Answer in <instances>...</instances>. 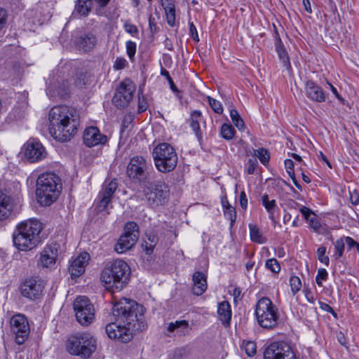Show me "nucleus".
<instances>
[{
    "mask_svg": "<svg viewBox=\"0 0 359 359\" xmlns=\"http://www.w3.org/2000/svg\"><path fill=\"white\" fill-rule=\"evenodd\" d=\"M144 312L142 305L126 298L121 299L112 308L115 321L105 326L107 336L122 343L129 342L136 332L147 327Z\"/></svg>",
    "mask_w": 359,
    "mask_h": 359,
    "instance_id": "obj_1",
    "label": "nucleus"
},
{
    "mask_svg": "<svg viewBox=\"0 0 359 359\" xmlns=\"http://www.w3.org/2000/svg\"><path fill=\"white\" fill-rule=\"evenodd\" d=\"M48 121L50 136L61 142L69 141L76 134L80 122L77 110L67 105L52 107Z\"/></svg>",
    "mask_w": 359,
    "mask_h": 359,
    "instance_id": "obj_2",
    "label": "nucleus"
},
{
    "mask_svg": "<svg viewBox=\"0 0 359 359\" xmlns=\"http://www.w3.org/2000/svg\"><path fill=\"white\" fill-rule=\"evenodd\" d=\"M41 230L42 224L37 219L22 222L18 224L13 234L14 245L21 251L34 249L41 241Z\"/></svg>",
    "mask_w": 359,
    "mask_h": 359,
    "instance_id": "obj_3",
    "label": "nucleus"
},
{
    "mask_svg": "<svg viewBox=\"0 0 359 359\" xmlns=\"http://www.w3.org/2000/svg\"><path fill=\"white\" fill-rule=\"evenodd\" d=\"M130 268L122 259H115L102 271L101 280L108 290L120 291L128 284L130 276Z\"/></svg>",
    "mask_w": 359,
    "mask_h": 359,
    "instance_id": "obj_4",
    "label": "nucleus"
},
{
    "mask_svg": "<svg viewBox=\"0 0 359 359\" xmlns=\"http://www.w3.org/2000/svg\"><path fill=\"white\" fill-rule=\"evenodd\" d=\"M60 179L53 172H46L39 176L36 180V196L38 203L42 206H49L55 202L60 193Z\"/></svg>",
    "mask_w": 359,
    "mask_h": 359,
    "instance_id": "obj_5",
    "label": "nucleus"
},
{
    "mask_svg": "<svg viewBox=\"0 0 359 359\" xmlns=\"http://www.w3.org/2000/svg\"><path fill=\"white\" fill-rule=\"evenodd\" d=\"M72 65L69 62L60 64L57 69L55 75L50 80L46 93L50 98H55L57 96L66 99L70 93L69 77L71 75Z\"/></svg>",
    "mask_w": 359,
    "mask_h": 359,
    "instance_id": "obj_6",
    "label": "nucleus"
},
{
    "mask_svg": "<svg viewBox=\"0 0 359 359\" xmlns=\"http://www.w3.org/2000/svg\"><path fill=\"white\" fill-rule=\"evenodd\" d=\"M96 340L89 333H80L70 337L67 341V349L72 355L88 358L96 350Z\"/></svg>",
    "mask_w": 359,
    "mask_h": 359,
    "instance_id": "obj_7",
    "label": "nucleus"
},
{
    "mask_svg": "<svg viewBox=\"0 0 359 359\" xmlns=\"http://www.w3.org/2000/svg\"><path fill=\"white\" fill-rule=\"evenodd\" d=\"M155 166L161 172H169L177 164V155L175 149L168 143L158 144L153 151Z\"/></svg>",
    "mask_w": 359,
    "mask_h": 359,
    "instance_id": "obj_8",
    "label": "nucleus"
},
{
    "mask_svg": "<svg viewBox=\"0 0 359 359\" xmlns=\"http://www.w3.org/2000/svg\"><path fill=\"white\" fill-rule=\"evenodd\" d=\"M142 191L145 201L150 207L164 205L169 201L170 189L163 181L148 182L143 187Z\"/></svg>",
    "mask_w": 359,
    "mask_h": 359,
    "instance_id": "obj_9",
    "label": "nucleus"
},
{
    "mask_svg": "<svg viewBox=\"0 0 359 359\" xmlns=\"http://www.w3.org/2000/svg\"><path fill=\"white\" fill-rule=\"evenodd\" d=\"M255 316L259 325L263 328L272 329L277 325L278 309L268 297H262L257 302Z\"/></svg>",
    "mask_w": 359,
    "mask_h": 359,
    "instance_id": "obj_10",
    "label": "nucleus"
},
{
    "mask_svg": "<svg viewBox=\"0 0 359 359\" xmlns=\"http://www.w3.org/2000/svg\"><path fill=\"white\" fill-rule=\"evenodd\" d=\"M77 321L83 326H88L95 319V307L90 299L85 296L76 298L73 304Z\"/></svg>",
    "mask_w": 359,
    "mask_h": 359,
    "instance_id": "obj_11",
    "label": "nucleus"
},
{
    "mask_svg": "<svg viewBox=\"0 0 359 359\" xmlns=\"http://www.w3.org/2000/svg\"><path fill=\"white\" fill-rule=\"evenodd\" d=\"M139 238L138 226L130 222L126 224L124 233L120 236L114 247L115 251L121 254L131 249L135 245Z\"/></svg>",
    "mask_w": 359,
    "mask_h": 359,
    "instance_id": "obj_12",
    "label": "nucleus"
},
{
    "mask_svg": "<svg viewBox=\"0 0 359 359\" xmlns=\"http://www.w3.org/2000/svg\"><path fill=\"white\" fill-rule=\"evenodd\" d=\"M149 163L142 156H135L130 158L126 168L128 177L133 182H142L147 177Z\"/></svg>",
    "mask_w": 359,
    "mask_h": 359,
    "instance_id": "obj_13",
    "label": "nucleus"
},
{
    "mask_svg": "<svg viewBox=\"0 0 359 359\" xmlns=\"http://www.w3.org/2000/svg\"><path fill=\"white\" fill-rule=\"evenodd\" d=\"M135 84L129 79L121 81L112 98L113 104L119 109L127 107L133 98Z\"/></svg>",
    "mask_w": 359,
    "mask_h": 359,
    "instance_id": "obj_14",
    "label": "nucleus"
},
{
    "mask_svg": "<svg viewBox=\"0 0 359 359\" xmlns=\"http://www.w3.org/2000/svg\"><path fill=\"white\" fill-rule=\"evenodd\" d=\"M264 359H297V358L287 344L273 342L266 348Z\"/></svg>",
    "mask_w": 359,
    "mask_h": 359,
    "instance_id": "obj_15",
    "label": "nucleus"
},
{
    "mask_svg": "<svg viewBox=\"0 0 359 359\" xmlns=\"http://www.w3.org/2000/svg\"><path fill=\"white\" fill-rule=\"evenodd\" d=\"M11 332L15 336V341L22 344L28 338L30 329L26 317L22 314L14 315L10 320Z\"/></svg>",
    "mask_w": 359,
    "mask_h": 359,
    "instance_id": "obj_16",
    "label": "nucleus"
},
{
    "mask_svg": "<svg viewBox=\"0 0 359 359\" xmlns=\"http://www.w3.org/2000/svg\"><path fill=\"white\" fill-rule=\"evenodd\" d=\"M44 285L43 281L36 278L27 279L20 286L21 294L29 299H36L42 294Z\"/></svg>",
    "mask_w": 359,
    "mask_h": 359,
    "instance_id": "obj_17",
    "label": "nucleus"
},
{
    "mask_svg": "<svg viewBox=\"0 0 359 359\" xmlns=\"http://www.w3.org/2000/svg\"><path fill=\"white\" fill-rule=\"evenodd\" d=\"M46 154L44 147L39 142L30 140L25 144V156L30 163L43 160Z\"/></svg>",
    "mask_w": 359,
    "mask_h": 359,
    "instance_id": "obj_18",
    "label": "nucleus"
},
{
    "mask_svg": "<svg viewBox=\"0 0 359 359\" xmlns=\"http://www.w3.org/2000/svg\"><path fill=\"white\" fill-rule=\"evenodd\" d=\"M97 43V36L90 32H81L76 36L74 39V44L76 48L83 53H88L93 50Z\"/></svg>",
    "mask_w": 359,
    "mask_h": 359,
    "instance_id": "obj_19",
    "label": "nucleus"
},
{
    "mask_svg": "<svg viewBox=\"0 0 359 359\" xmlns=\"http://www.w3.org/2000/svg\"><path fill=\"white\" fill-rule=\"evenodd\" d=\"M84 144L88 147H93L99 144H104L107 137L102 134L97 127L86 128L83 135Z\"/></svg>",
    "mask_w": 359,
    "mask_h": 359,
    "instance_id": "obj_20",
    "label": "nucleus"
},
{
    "mask_svg": "<svg viewBox=\"0 0 359 359\" xmlns=\"http://www.w3.org/2000/svg\"><path fill=\"white\" fill-rule=\"evenodd\" d=\"M60 246L57 243L47 245L41 254L40 263L43 267H49L53 265L59 255Z\"/></svg>",
    "mask_w": 359,
    "mask_h": 359,
    "instance_id": "obj_21",
    "label": "nucleus"
},
{
    "mask_svg": "<svg viewBox=\"0 0 359 359\" xmlns=\"http://www.w3.org/2000/svg\"><path fill=\"white\" fill-rule=\"evenodd\" d=\"M89 257V254L84 252L72 262L69 271L72 278H78L84 273Z\"/></svg>",
    "mask_w": 359,
    "mask_h": 359,
    "instance_id": "obj_22",
    "label": "nucleus"
},
{
    "mask_svg": "<svg viewBox=\"0 0 359 359\" xmlns=\"http://www.w3.org/2000/svg\"><path fill=\"white\" fill-rule=\"evenodd\" d=\"M308 97L317 102H323L325 100V95L323 89L312 81H308L305 86Z\"/></svg>",
    "mask_w": 359,
    "mask_h": 359,
    "instance_id": "obj_23",
    "label": "nucleus"
},
{
    "mask_svg": "<svg viewBox=\"0 0 359 359\" xmlns=\"http://www.w3.org/2000/svg\"><path fill=\"white\" fill-rule=\"evenodd\" d=\"M13 207V201L11 196L6 195L0 189V221H4L9 217Z\"/></svg>",
    "mask_w": 359,
    "mask_h": 359,
    "instance_id": "obj_24",
    "label": "nucleus"
},
{
    "mask_svg": "<svg viewBox=\"0 0 359 359\" xmlns=\"http://www.w3.org/2000/svg\"><path fill=\"white\" fill-rule=\"evenodd\" d=\"M193 280V293L196 295L203 294L207 290V280L205 274L201 271H196L192 277Z\"/></svg>",
    "mask_w": 359,
    "mask_h": 359,
    "instance_id": "obj_25",
    "label": "nucleus"
},
{
    "mask_svg": "<svg viewBox=\"0 0 359 359\" xmlns=\"http://www.w3.org/2000/svg\"><path fill=\"white\" fill-rule=\"evenodd\" d=\"M93 4V0H76L73 15L87 17L92 11Z\"/></svg>",
    "mask_w": 359,
    "mask_h": 359,
    "instance_id": "obj_26",
    "label": "nucleus"
},
{
    "mask_svg": "<svg viewBox=\"0 0 359 359\" xmlns=\"http://www.w3.org/2000/svg\"><path fill=\"white\" fill-rule=\"evenodd\" d=\"M219 320L224 325H229L231 319V306L228 302H222L219 304L217 309Z\"/></svg>",
    "mask_w": 359,
    "mask_h": 359,
    "instance_id": "obj_27",
    "label": "nucleus"
},
{
    "mask_svg": "<svg viewBox=\"0 0 359 359\" xmlns=\"http://www.w3.org/2000/svg\"><path fill=\"white\" fill-rule=\"evenodd\" d=\"M276 50L280 60L283 63V65L286 68L287 70H290L292 67L290 58L279 36H278L276 38Z\"/></svg>",
    "mask_w": 359,
    "mask_h": 359,
    "instance_id": "obj_28",
    "label": "nucleus"
},
{
    "mask_svg": "<svg viewBox=\"0 0 359 359\" xmlns=\"http://www.w3.org/2000/svg\"><path fill=\"white\" fill-rule=\"evenodd\" d=\"M201 116V112L198 110H195L191 114L190 117V126L195 133L197 138L201 140L202 138V134L201 132L200 125L198 120Z\"/></svg>",
    "mask_w": 359,
    "mask_h": 359,
    "instance_id": "obj_29",
    "label": "nucleus"
},
{
    "mask_svg": "<svg viewBox=\"0 0 359 359\" xmlns=\"http://www.w3.org/2000/svg\"><path fill=\"white\" fill-rule=\"evenodd\" d=\"M262 203L269 215V218L274 219L275 210L277 208L276 201L274 199L269 200L267 194L262 197Z\"/></svg>",
    "mask_w": 359,
    "mask_h": 359,
    "instance_id": "obj_30",
    "label": "nucleus"
},
{
    "mask_svg": "<svg viewBox=\"0 0 359 359\" xmlns=\"http://www.w3.org/2000/svg\"><path fill=\"white\" fill-rule=\"evenodd\" d=\"M250 236L253 242L259 244H263L266 243V239L262 236L259 228L252 224H249Z\"/></svg>",
    "mask_w": 359,
    "mask_h": 359,
    "instance_id": "obj_31",
    "label": "nucleus"
},
{
    "mask_svg": "<svg viewBox=\"0 0 359 359\" xmlns=\"http://www.w3.org/2000/svg\"><path fill=\"white\" fill-rule=\"evenodd\" d=\"M168 24L173 27L175 25V8L172 3H168L164 7Z\"/></svg>",
    "mask_w": 359,
    "mask_h": 359,
    "instance_id": "obj_32",
    "label": "nucleus"
},
{
    "mask_svg": "<svg viewBox=\"0 0 359 359\" xmlns=\"http://www.w3.org/2000/svg\"><path fill=\"white\" fill-rule=\"evenodd\" d=\"M188 322L185 320H177L175 323H170L168 327V330L170 332L177 331L180 334L184 332V330L188 327Z\"/></svg>",
    "mask_w": 359,
    "mask_h": 359,
    "instance_id": "obj_33",
    "label": "nucleus"
},
{
    "mask_svg": "<svg viewBox=\"0 0 359 359\" xmlns=\"http://www.w3.org/2000/svg\"><path fill=\"white\" fill-rule=\"evenodd\" d=\"M230 117L235 126L240 130H243L245 123L241 118L240 114L236 109H232L230 110Z\"/></svg>",
    "mask_w": 359,
    "mask_h": 359,
    "instance_id": "obj_34",
    "label": "nucleus"
},
{
    "mask_svg": "<svg viewBox=\"0 0 359 359\" xmlns=\"http://www.w3.org/2000/svg\"><path fill=\"white\" fill-rule=\"evenodd\" d=\"M220 133L223 138L229 140L234 137L235 130L231 125L224 123L221 127Z\"/></svg>",
    "mask_w": 359,
    "mask_h": 359,
    "instance_id": "obj_35",
    "label": "nucleus"
},
{
    "mask_svg": "<svg viewBox=\"0 0 359 359\" xmlns=\"http://www.w3.org/2000/svg\"><path fill=\"white\" fill-rule=\"evenodd\" d=\"M147 237L148 241H144V250L147 254L149 255L152 253L154 248L157 243L158 238L154 234H149Z\"/></svg>",
    "mask_w": 359,
    "mask_h": 359,
    "instance_id": "obj_36",
    "label": "nucleus"
},
{
    "mask_svg": "<svg viewBox=\"0 0 359 359\" xmlns=\"http://www.w3.org/2000/svg\"><path fill=\"white\" fill-rule=\"evenodd\" d=\"M117 189V184L114 181H111L99 194L111 199L112 196Z\"/></svg>",
    "mask_w": 359,
    "mask_h": 359,
    "instance_id": "obj_37",
    "label": "nucleus"
},
{
    "mask_svg": "<svg viewBox=\"0 0 359 359\" xmlns=\"http://www.w3.org/2000/svg\"><path fill=\"white\" fill-rule=\"evenodd\" d=\"M110 202V198H108L99 194L97 196V204L96 205L95 209L99 212H104L106 210Z\"/></svg>",
    "mask_w": 359,
    "mask_h": 359,
    "instance_id": "obj_38",
    "label": "nucleus"
},
{
    "mask_svg": "<svg viewBox=\"0 0 359 359\" xmlns=\"http://www.w3.org/2000/svg\"><path fill=\"white\" fill-rule=\"evenodd\" d=\"M243 347L246 354L250 357L254 356L257 353V346L254 341H243Z\"/></svg>",
    "mask_w": 359,
    "mask_h": 359,
    "instance_id": "obj_39",
    "label": "nucleus"
},
{
    "mask_svg": "<svg viewBox=\"0 0 359 359\" xmlns=\"http://www.w3.org/2000/svg\"><path fill=\"white\" fill-rule=\"evenodd\" d=\"M255 155L257 156L262 163L265 165L269 161V154L268 151L264 148H261L257 150H255Z\"/></svg>",
    "mask_w": 359,
    "mask_h": 359,
    "instance_id": "obj_40",
    "label": "nucleus"
},
{
    "mask_svg": "<svg viewBox=\"0 0 359 359\" xmlns=\"http://www.w3.org/2000/svg\"><path fill=\"white\" fill-rule=\"evenodd\" d=\"M208 100L211 109L217 114H221L223 113V107L221 102L210 96L208 97Z\"/></svg>",
    "mask_w": 359,
    "mask_h": 359,
    "instance_id": "obj_41",
    "label": "nucleus"
},
{
    "mask_svg": "<svg viewBox=\"0 0 359 359\" xmlns=\"http://www.w3.org/2000/svg\"><path fill=\"white\" fill-rule=\"evenodd\" d=\"M266 269H269L275 273H278L280 271V265L275 258H271L266 262Z\"/></svg>",
    "mask_w": 359,
    "mask_h": 359,
    "instance_id": "obj_42",
    "label": "nucleus"
},
{
    "mask_svg": "<svg viewBox=\"0 0 359 359\" xmlns=\"http://www.w3.org/2000/svg\"><path fill=\"white\" fill-rule=\"evenodd\" d=\"M316 253H317L318 260L321 263L324 264L325 265L328 266L329 262H330V259L328 257L325 256L326 248L324 246L319 247L317 249Z\"/></svg>",
    "mask_w": 359,
    "mask_h": 359,
    "instance_id": "obj_43",
    "label": "nucleus"
},
{
    "mask_svg": "<svg viewBox=\"0 0 359 359\" xmlns=\"http://www.w3.org/2000/svg\"><path fill=\"white\" fill-rule=\"evenodd\" d=\"M344 250V242L342 238L338 239L334 243V255L336 259L341 257L343 255Z\"/></svg>",
    "mask_w": 359,
    "mask_h": 359,
    "instance_id": "obj_44",
    "label": "nucleus"
},
{
    "mask_svg": "<svg viewBox=\"0 0 359 359\" xmlns=\"http://www.w3.org/2000/svg\"><path fill=\"white\" fill-rule=\"evenodd\" d=\"M291 290L293 294H296L302 287V282L299 277L293 276L290 279Z\"/></svg>",
    "mask_w": 359,
    "mask_h": 359,
    "instance_id": "obj_45",
    "label": "nucleus"
},
{
    "mask_svg": "<svg viewBox=\"0 0 359 359\" xmlns=\"http://www.w3.org/2000/svg\"><path fill=\"white\" fill-rule=\"evenodd\" d=\"M224 215L231 221V224L233 225L236 219V212L233 207L229 206L224 210Z\"/></svg>",
    "mask_w": 359,
    "mask_h": 359,
    "instance_id": "obj_46",
    "label": "nucleus"
},
{
    "mask_svg": "<svg viewBox=\"0 0 359 359\" xmlns=\"http://www.w3.org/2000/svg\"><path fill=\"white\" fill-rule=\"evenodd\" d=\"M306 221L309 222L310 227L314 231H317L320 228V223L319 222L314 212H313V214Z\"/></svg>",
    "mask_w": 359,
    "mask_h": 359,
    "instance_id": "obj_47",
    "label": "nucleus"
},
{
    "mask_svg": "<svg viewBox=\"0 0 359 359\" xmlns=\"http://www.w3.org/2000/svg\"><path fill=\"white\" fill-rule=\"evenodd\" d=\"M126 51L130 60H133L136 53V43L128 41L126 42Z\"/></svg>",
    "mask_w": 359,
    "mask_h": 359,
    "instance_id": "obj_48",
    "label": "nucleus"
},
{
    "mask_svg": "<svg viewBox=\"0 0 359 359\" xmlns=\"http://www.w3.org/2000/svg\"><path fill=\"white\" fill-rule=\"evenodd\" d=\"M327 272L325 269H320L318 271L317 276L316 277V282L319 286H322V280H325L327 278Z\"/></svg>",
    "mask_w": 359,
    "mask_h": 359,
    "instance_id": "obj_49",
    "label": "nucleus"
},
{
    "mask_svg": "<svg viewBox=\"0 0 359 359\" xmlns=\"http://www.w3.org/2000/svg\"><path fill=\"white\" fill-rule=\"evenodd\" d=\"M148 107L147 99L142 95L138 97V112L142 113L147 110Z\"/></svg>",
    "mask_w": 359,
    "mask_h": 359,
    "instance_id": "obj_50",
    "label": "nucleus"
},
{
    "mask_svg": "<svg viewBox=\"0 0 359 359\" xmlns=\"http://www.w3.org/2000/svg\"><path fill=\"white\" fill-rule=\"evenodd\" d=\"M161 75L164 76L166 78V79L168 80V81L169 82L171 90L173 92H177V88L176 86L175 85L172 78L170 77L169 72L165 69H161Z\"/></svg>",
    "mask_w": 359,
    "mask_h": 359,
    "instance_id": "obj_51",
    "label": "nucleus"
},
{
    "mask_svg": "<svg viewBox=\"0 0 359 359\" xmlns=\"http://www.w3.org/2000/svg\"><path fill=\"white\" fill-rule=\"evenodd\" d=\"M285 166L289 176L290 177H294L295 175L294 171V162L290 159H286L285 161Z\"/></svg>",
    "mask_w": 359,
    "mask_h": 359,
    "instance_id": "obj_52",
    "label": "nucleus"
},
{
    "mask_svg": "<svg viewBox=\"0 0 359 359\" xmlns=\"http://www.w3.org/2000/svg\"><path fill=\"white\" fill-rule=\"evenodd\" d=\"M128 64L126 60L123 57H117L114 62V68L116 70L123 69Z\"/></svg>",
    "mask_w": 359,
    "mask_h": 359,
    "instance_id": "obj_53",
    "label": "nucleus"
},
{
    "mask_svg": "<svg viewBox=\"0 0 359 359\" xmlns=\"http://www.w3.org/2000/svg\"><path fill=\"white\" fill-rule=\"evenodd\" d=\"M189 34H190V36H191V38L195 41L198 42L199 41V37H198V32H197L196 27H195L194 22H189Z\"/></svg>",
    "mask_w": 359,
    "mask_h": 359,
    "instance_id": "obj_54",
    "label": "nucleus"
},
{
    "mask_svg": "<svg viewBox=\"0 0 359 359\" xmlns=\"http://www.w3.org/2000/svg\"><path fill=\"white\" fill-rule=\"evenodd\" d=\"M124 28L126 32L132 34L133 36H135L138 33L137 27L129 22L125 23Z\"/></svg>",
    "mask_w": 359,
    "mask_h": 359,
    "instance_id": "obj_55",
    "label": "nucleus"
},
{
    "mask_svg": "<svg viewBox=\"0 0 359 359\" xmlns=\"http://www.w3.org/2000/svg\"><path fill=\"white\" fill-rule=\"evenodd\" d=\"M248 169H247L248 173L249 175H252L254 173V172L255 170V168L257 165V159L255 158L248 159Z\"/></svg>",
    "mask_w": 359,
    "mask_h": 359,
    "instance_id": "obj_56",
    "label": "nucleus"
},
{
    "mask_svg": "<svg viewBox=\"0 0 359 359\" xmlns=\"http://www.w3.org/2000/svg\"><path fill=\"white\" fill-rule=\"evenodd\" d=\"M299 211L306 220H307L313 212L310 208L304 205H299Z\"/></svg>",
    "mask_w": 359,
    "mask_h": 359,
    "instance_id": "obj_57",
    "label": "nucleus"
},
{
    "mask_svg": "<svg viewBox=\"0 0 359 359\" xmlns=\"http://www.w3.org/2000/svg\"><path fill=\"white\" fill-rule=\"evenodd\" d=\"M350 201L355 205L359 203V193L358 191H350Z\"/></svg>",
    "mask_w": 359,
    "mask_h": 359,
    "instance_id": "obj_58",
    "label": "nucleus"
},
{
    "mask_svg": "<svg viewBox=\"0 0 359 359\" xmlns=\"http://www.w3.org/2000/svg\"><path fill=\"white\" fill-rule=\"evenodd\" d=\"M239 202L241 208L243 210H246L248 207V198L245 191H241L240 194Z\"/></svg>",
    "mask_w": 359,
    "mask_h": 359,
    "instance_id": "obj_59",
    "label": "nucleus"
},
{
    "mask_svg": "<svg viewBox=\"0 0 359 359\" xmlns=\"http://www.w3.org/2000/svg\"><path fill=\"white\" fill-rule=\"evenodd\" d=\"M345 241L350 248L355 247L359 251V243L355 242L352 238L347 236L345 238Z\"/></svg>",
    "mask_w": 359,
    "mask_h": 359,
    "instance_id": "obj_60",
    "label": "nucleus"
},
{
    "mask_svg": "<svg viewBox=\"0 0 359 359\" xmlns=\"http://www.w3.org/2000/svg\"><path fill=\"white\" fill-rule=\"evenodd\" d=\"M6 11L0 8V30L3 28L6 22Z\"/></svg>",
    "mask_w": 359,
    "mask_h": 359,
    "instance_id": "obj_61",
    "label": "nucleus"
},
{
    "mask_svg": "<svg viewBox=\"0 0 359 359\" xmlns=\"http://www.w3.org/2000/svg\"><path fill=\"white\" fill-rule=\"evenodd\" d=\"M318 158L319 160L325 162L330 168H332L329 160L327 159V158L325 156V155L322 151L319 152V154L318 155Z\"/></svg>",
    "mask_w": 359,
    "mask_h": 359,
    "instance_id": "obj_62",
    "label": "nucleus"
},
{
    "mask_svg": "<svg viewBox=\"0 0 359 359\" xmlns=\"http://www.w3.org/2000/svg\"><path fill=\"white\" fill-rule=\"evenodd\" d=\"M331 91L332 93L335 95V97L340 101H343V98L341 97V95L338 93L337 88L332 86L331 83H328Z\"/></svg>",
    "mask_w": 359,
    "mask_h": 359,
    "instance_id": "obj_63",
    "label": "nucleus"
},
{
    "mask_svg": "<svg viewBox=\"0 0 359 359\" xmlns=\"http://www.w3.org/2000/svg\"><path fill=\"white\" fill-rule=\"evenodd\" d=\"M337 340L339 342L340 344L342 346H345L346 344V338L344 337V334L342 332H339L337 334Z\"/></svg>",
    "mask_w": 359,
    "mask_h": 359,
    "instance_id": "obj_64",
    "label": "nucleus"
}]
</instances>
